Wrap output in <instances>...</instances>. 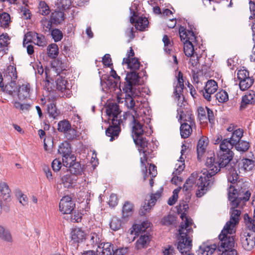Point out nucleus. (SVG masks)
Listing matches in <instances>:
<instances>
[{"label":"nucleus","mask_w":255,"mask_h":255,"mask_svg":"<svg viewBox=\"0 0 255 255\" xmlns=\"http://www.w3.org/2000/svg\"><path fill=\"white\" fill-rule=\"evenodd\" d=\"M235 186L230 185L228 192V199L232 207L230 210V220L227 222L224 227L235 229L238 224L241 211L237 209L242 201L246 202L250 199L251 193L246 190V186L242 182H237Z\"/></svg>","instance_id":"f03ea898"},{"label":"nucleus","mask_w":255,"mask_h":255,"mask_svg":"<svg viewBox=\"0 0 255 255\" xmlns=\"http://www.w3.org/2000/svg\"><path fill=\"white\" fill-rule=\"evenodd\" d=\"M149 241L150 236L148 234L146 233L143 235H141L136 242L135 248L137 250L146 248L147 247Z\"/></svg>","instance_id":"f704fd0d"},{"label":"nucleus","mask_w":255,"mask_h":255,"mask_svg":"<svg viewBox=\"0 0 255 255\" xmlns=\"http://www.w3.org/2000/svg\"><path fill=\"white\" fill-rule=\"evenodd\" d=\"M195 127V123H183L181 124L180 128V134L182 138H186L188 137L192 132L193 128Z\"/></svg>","instance_id":"393cba45"},{"label":"nucleus","mask_w":255,"mask_h":255,"mask_svg":"<svg viewBox=\"0 0 255 255\" xmlns=\"http://www.w3.org/2000/svg\"><path fill=\"white\" fill-rule=\"evenodd\" d=\"M38 9L39 13L43 15H47L50 12L49 6L44 1H41L39 2Z\"/></svg>","instance_id":"3c124183"},{"label":"nucleus","mask_w":255,"mask_h":255,"mask_svg":"<svg viewBox=\"0 0 255 255\" xmlns=\"http://www.w3.org/2000/svg\"><path fill=\"white\" fill-rule=\"evenodd\" d=\"M119 83H120V77L117 74L116 71L112 69L110 77H108L106 84L110 87L115 88L118 87Z\"/></svg>","instance_id":"bb28decb"},{"label":"nucleus","mask_w":255,"mask_h":255,"mask_svg":"<svg viewBox=\"0 0 255 255\" xmlns=\"http://www.w3.org/2000/svg\"><path fill=\"white\" fill-rule=\"evenodd\" d=\"M234 146L228 139H224L221 141L220 144V149L217 153L218 157L219 158V165L221 166L233 167L230 162L233 156V152L231 149Z\"/></svg>","instance_id":"0eeeda50"},{"label":"nucleus","mask_w":255,"mask_h":255,"mask_svg":"<svg viewBox=\"0 0 255 255\" xmlns=\"http://www.w3.org/2000/svg\"><path fill=\"white\" fill-rule=\"evenodd\" d=\"M89 244L92 247H97L102 243V235L100 233H91L87 238Z\"/></svg>","instance_id":"c756f323"},{"label":"nucleus","mask_w":255,"mask_h":255,"mask_svg":"<svg viewBox=\"0 0 255 255\" xmlns=\"http://www.w3.org/2000/svg\"><path fill=\"white\" fill-rule=\"evenodd\" d=\"M175 217L172 215H168L165 216L162 220V223L164 225H170L173 224L175 221Z\"/></svg>","instance_id":"774afa93"},{"label":"nucleus","mask_w":255,"mask_h":255,"mask_svg":"<svg viewBox=\"0 0 255 255\" xmlns=\"http://www.w3.org/2000/svg\"><path fill=\"white\" fill-rule=\"evenodd\" d=\"M133 211V204L129 201H126L122 208V218L125 219L131 216Z\"/></svg>","instance_id":"2f4dec72"},{"label":"nucleus","mask_w":255,"mask_h":255,"mask_svg":"<svg viewBox=\"0 0 255 255\" xmlns=\"http://www.w3.org/2000/svg\"><path fill=\"white\" fill-rule=\"evenodd\" d=\"M218 88L217 83L215 80H208L204 87V90H202L201 92L205 99L210 101L212 95L214 94L217 91Z\"/></svg>","instance_id":"ddd939ff"},{"label":"nucleus","mask_w":255,"mask_h":255,"mask_svg":"<svg viewBox=\"0 0 255 255\" xmlns=\"http://www.w3.org/2000/svg\"><path fill=\"white\" fill-rule=\"evenodd\" d=\"M255 102V92L253 91H250L242 97L240 109H245L248 105L253 104Z\"/></svg>","instance_id":"4be33fe9"},{"label":"nucleus","mask_w":255,"mask_h":255,"mask_svg":"<svg viewBox=\"0 0 255 255\" xmlns=\"http://www.w3.org/2000/svg\"><path fill=\"white\" fill-rule=\"evenodd\" d=\"M126 79L128 82L136 85L138 83L139 77L136 71H131L127 74Z\"/></svg>","instance_id":"a18cd8bd"},{"label":"nucleus","mask_w":255,"mask_h":255,"mask_svg":"<svg viewBox=\"0 0 255 255\" xmlns=\"http://www.w3.org/2000/svg\"><path fill=\"white\" fill-rule=\"evenodd\" d=\"M85 234L79 228H75L71 232V239L75 242H80L85 239Z\"/></svg>","instance_id":"4c0bfd02"},{"label":"nucleus","mask_w":255,"mask_h":255,"mask_svg":"<svg viewBox=\"0 0 255 255\" xmlns=\"http://www.w3.org/2000/svg\"><path fill=\"white\" fill-rule=\"evenodd\" d=\"M12 103L13 104L14 107L22 112L28 111L30 110V105L29 104H22L17 100H14Z\"/></svg>","instance_id":"603ef678"},{"label":"nucleus","mask_w":255,"mask_h":255,"mask_svg":"<svg viewBox=\"0 0 255 255\" xmlns=\"http://www.w3.org/2000/svg\"><path fill=\"white\" fill-rule=\"evenodd\" d=\"M135 144L139 146L138 150L140 152H142V156L140 157L141 164L145 167V163L147 162V154L150 152L148 150V145L150 144L147 141L139 139H135Z\"/></svg>","instance_id":"dca6fc26"},{"label":"nucleus","mask_w":255,"mask_h":255,"mask_svg":"<svg viewBox=\"0 0 255 255\" xmlns=\"http://www.w3.org/2000/svg\"><path fill=\"white\" fill-rule=\"evenodd\" d=\"M57 89L61 92V97H70L71 91L69 89L68 83L65 77L59 75L56 79Z\"/></svg>","instance_id":"2eb2a0df"},{"label":"nucleus","mask_w":255,"mask_h":255,"mask_svg":"<svg viewBox=\"0 0 255 255\" xmlns=\"http://www.w3.org/2000/svg\"><path fill=\"white\" fill-rule=\"evenodd\" d=\"M243 130L241 128H239L234 130L232 132V136L229 140L231 142L232 144H233L234 145L235 144H237V142H239L241 140V138L243 136Z\"/></svg>","instance_id":"a19ab883"},{"label":"nucleus","mask_w":255,"mask_h":255,"mask_svg":"<svg viewBox=\"0 0 255 255\" xmlns=\"http://www.w3.org/2000/svg\"><path fill=\"white\" fill-rule=\"evenodd\" d=\"M133 84L128 82L127 80L126 83H124V84L122 86L121 84V82L119 83L118 86L120 90H121V88H122L123 91L125 93V95H133L132 92V85Z\"/></svg>","instance_id":"8fccbe9b"},{"label":"nucleus","mask_w":255,"mask_h":255,"mask_svg":"<svg viewBox=\"0 0 255 255\" xmlns=\"http://www.w3.org/2000/svg\"><path fill=\"white\" fill-rule=\"evenodd\" d=\"M53 67L55 68L56 72L59 74L61 71L65 70L67 67V61L66 59L58 58L53 63Z\"/></svg>","instance_id":"473e14b6"},{"label":"nucleus","mask_w":255,"mask_h":255,"mask_svg":"<svg viewBox=\"0 0 255 255\" xmlns=\"http://www.w3.org/2000/svg\"><path fill=\"white\" fill-rule=\"evenodd\" d=\"M179 115V121L181 124L183 123H195L192 112L186 110L182 108H179L177 110Z\"/></svg>","instance_id":"6ab92c4d"},{"label":"nucleus","mask_w":255,"mask_h":255,"mask_svg":"<svg viewBox=\"0 0 255 255\" xmlns=\"http://www.w3.org/2000/svg\"><path fill=\"white\" fill-rule=\"evenodd\" d=\"M235 229L224 227L219 236L220 240L219 250L233 249L235 245V239L233 234L235 233Z\"/></svg>","instance_id":"6e6552de"},{"label":"nucleus","mask_w":255,"mask_h":255,"mask_svg":"<svg viewBox=\"0 0 255 255\" xmlns=\"http://www.w3.org/2000/svg\"><path fill=\"white\" fill-rule=\"evenodd\" d=\"M133 95H125V98H121L118 96L117 101L119 103H123L124 102L125 105L126 106L127 108L129 110L126 113H129L134 115V113L132 111L135 112L136 113H138L137 110V105L135 104L132 96Z\"/></svg>","instance_id":"f8f14e48"},{"label":"nucleus","mask_w":255,"mask_h":255,"mask_svg":"<svg viewBox=\"0 0 255 255\" xmlns=\"http://www.w3.org/2000/svg\"><path fill=\"white\" fill-rule=\"evenodd\" d=\"M217 248V246L215 244L211 245L203 244L200 247L199 252L200 255H212Z\"/></svg>","instance_id":"c85d7f7f"},{"label":"nucleus","mask_w":255,"mask_h":255,"mask_svg":"<svg viewBox=\"0 0 255 255\" xmlns=\"http://www.w3.org/2000/svg\"><path fill=\"white\" fill-rule=\"evenodd\" d=\"M119 106L115 103H110L106 107V114L109 117V120H111L112 125L107 129L106 134L110 137V141H113L117 137L120 132V125L122 122L121 113Z\"/></svg>","instance_id":"20e7f679"},{"label":"nucleus","mask_w":255,"mask_h":255,"mask_svg":"<svg viewBox=\"0 0 255 255\" xmlns=\"http://www.w3.org/2000/svg\"><path fill=\"white\" fill-rule=\"evenodd\" d=\"M113 252V245L110 243H102L96 250L99 255H111Z\"/></svg>","instance_id":"b1692460"},{"label":"nucleus","mask_w":255,"mask_h":255,"mask_svg":"<svg viewBox=\"0 0 255 255\" xmlns=\"http://www.w3.org/2000/svg\"><path fill=\"white\" fill-rule=\"evenodd\" d=\"M47 110L49 116L54 119L56 118L59 115V112L54 103H51L48 104Z\"/></svg>","instance_id":"6e6d98bb"},{"label":"nucleus","mask_w":255,"mask_h":255,"mask_svg":"<svg viewBox=\"0 0 255 255\" xmlns=\"http://www.w3.org/2000/svg\"><path fill=\"white\" fill-rule=\"evenodd\" d=\"M18 87L15 80L10 81V82L5 85L3 91L15 98L17 93Z\"/></svg>","instance_id":"e433bc0d"},{"label":"nucleus","mask_w":255,"mask_h":255,"mask_svg":"<svg viewBox=\"0 0 255 255\" xmlns=\"http://www.w3.org/2000/svg\"><path fill=\"white\" fill-rule=\"evenodd\" d=\"M130 21L131 23H135V27L139 30L142 31L148 24V19L146 17H139L135 20L133 17H131Z\"/></svg>","instance_id":"a878e982"},{"label":"nucleus","mask_w":255,"mask_h":255,"mask_svg":"<svg viewBox=\"0 0 255 255\" xmlns=\"http://www.w3.org/2000/svg\"><path fill=\"white\" fill-rule=\"evenodd\" d=\"M32 90L29 83L23 84L18 86L16 96L20 101L29 99Z\"/></svg>","instance_id":"f3484780"},{"label":"nucleus","mask_w":255,"mask_h":255,"mask_svg":"<svg viewBox=\"0 0 255 255\" xmlns=\"http://www.w3.org/2000/svg\"><path fill=\"white\" fill-rule=\"evenodd\" d=\"M219 163V160L218 162H215L214 155H213V156L208 157L205 165L209 169L208 170L204 169L202 171L198 179H196L198 177L197 173H193L184 184L183 190L186 191H188L192 187V185L195 183L197 187L196 191V196L197 197H201L209 190L213 185L214 178L212 176L220 171L221 168L224 167H225L229 171L228 176V181L232 184H235L238 182L239 176L235 168L221 166L218 164Z\"/></svg>","instance_id":"f257e3e1"},{"label":"nucleus","mask_w":255,"mask_h":255,"mask_svg":"<svg viewBox=\"0 0 255 255\" xmlns=\"http://www.w3.org/2000/svg\"><path fill=\"white\" fill-rule=\"evenodd\" d=\"M65 19L64 13L63 11L58 10L52 12L50 15V19L53 24L58 25L61 24Z\"/></svg>","instance_id":"72a5a7b5"},{"label":"nucleus","mask_w":255,"mask_h":255,"mask_svg":"<svg viewBox=\"0 0 255 255\" xmlns=\"http://www.w3.org/2000/svg\"><path fill=\"white\" fill-rule=\"evenodd\" d=\"M77 180V175L68 172L61 177L62 183L65 188H67L73 187L76 183Z\"/></svg>","instance_id":"5701e85b"},{"label":"nucleus","mask_w":255,"mask_h":255,"mask_svg":"<svg viewBox=\"0 0 255 255\" xmlns=\"http://www.w3.org/2000/svg\"><path fill=\"white\" fill-rule=\"evenodd\" d=\"M0 191L1 196L4 200H8L10 199V190L8 185L5 182H1L0 183Z\"/></svg>","instance_id":"79ce46f5"},{"label":"nucleus","mask_w":255,"mask_h":255,"mask_svg":"<svg viewBox=\"0 0 255 255\" xmlns=\"http://www.w3.org/2000/svg\"><path fill=\"white\" fill-rule=\"evenodd\" d=\"M58 152L62 157L70 155L72 153L70 144L66 141L62 142L59 146Z\"/></svg>","instance_id":"58836bf2"},{"label":"nucleus","mask_w":255,"mask_h":255,"mask_svg":"<svg viewBox=\"0 0 255 255\" xmlns=\"http://www.w3.org/2000/svg\"><path fill=\"white\" fill-rule=\"evenodd\" d=\"M0 239L6 242L12 241V237L8 230L1 225H0Z\"/></svg>","instance_id":"c03bdc74"},{"label":"nucleus","mask_w":255,"mask_h":255,"mask_svg":"<svg viewBox=\"0 0 255 255\" xmlns=\"http://www.w3.org/2000/svg\"><path fill=\"white\" fill-rule=\"evenodd\" d=\"M64 134L68 140H73L79 136L78 132L75 128L71 127Z\"/></svg>","instance_id":"e2e57ef3"},{"label":"nucleus","mask_w":255,"mask_h":255,"mask_svg":"<svg viewBox=\"0 0 255 255\" xmlns=\"http://www.w3.org/2000/svg\"><path fill=\"white\" fill-rule=\"evenodd\" d=\"M134 115L129 113H126L125 118L126 120L130 123V125L132 129V136L135 142V139L146 140L145 138L142 137L144 131L143 118L139 116V113H136L134 111Z\"/></svg>","instance_id":"39448f33"},{"label":"nucleus","mask_w":255,"mask_h":255,"mask_svg":"<svg viewBox=\"0 0 255 255\" xmlns=\"http://www.w3.org/2000/svg\"><path fill=\"white\" fill-rule=\"evenodd\" d=\"M122 226V222L120 219L117 217H113L110 224V228L113 231L119 230Z\"/></svg>","instance_id":"052dcab7"},{"label":"nucleus","mask_w":255,"mask_h":255,"mask_svg":"<svg viewBox=\"0 0 255 255\" xmlns=\"http://www.w3.org/2000/svg\"><path fill=\"white\" fill-rule=\"evenodd\" d=\"M235 148L238 151L245 152L249 149L250 147L249 142L246 141H240L237 142V144H235Z\"/></svg>","instance_id":"680f3d73"},{"label":"nucleus","mask_w":255,"mask_h":255,"mask_svg":"<svg viewBox=\"0 0 255 255\" xmlns=\"http://www.w3.org/2000/svg\"><path fill=\"white\" fill-rule=\"evenodd\" d=\"M150 225V222L147 221H144L140 224H135L132 227L133 230L131 231V234H133L134 232L135 235L144 233L149 228Z\"/></svg>","instance_id":"c9c22d12"},{"label":"nucleus","mask_w":255,"mask_h":255,"mask_svg":"<svg viewBox=\"0 0 255 255\" xmlns=\"http://www.w3.org/2000/svg\"><path fill=\"white\" fill-rule=\"evenodd\" d=\"M237 77L240 80L239 86L242 91L248 89L254 82V79L249 76V72L245 69L239 70L237 73Z\"/></svg>","instance_id":"1a4fd4ad"},{"label":"nucleus","mask_w":255,"mask_h":255,"mask_svg":"<svg viewBox=\"0 0 255 255\" xmlns=\"http://www.w3.org/2000/svg\"><path fill=\"white\" fill-rule=\"evenodd\" d=\"M27 35L29 36L33 41L34 44L42 47L46 46L47 42L44 35L35 32H29L27 33Z\"/></svg>","instance_id":"aec40b11"},{"label":"nucleus","mask_w":255,"mask_h":255,"mask_svg":"<svg viewBox=\"0 0 255 255\" xmlns=\"http://www.w3.org/2000/svg\"><path fill=\"white\" fill-rule=\"evenodd\" d=\"M69 172L76 175L80 173L82 171L81 164L76 161L74 162V163L69 167Z\"/></svg>","instance_id":"13d9d810"},{"label":"nucleus","mask_w":255,"mask_h":255,"mask_svg":"<svg viewBox=\"0 0 255 255\" xmlns=\"http://www.w3.org/2000/svg\"><path fill=\"white\" fill-rule=\"evenodd\" d=\"M208 144V137L206 136H202L199 139L197 146V152L198 154V158L199 159L205 153Z\"/></svg>","instance_id":"cd10ccee"},{"label":"nucleus","mask_w":255,"mask_h":255,"mask_svg":"<svg viewBox=\"0 0 255 255\" xmlns=\"http://www.w3.org/2000/svg\"><path fill=\"white\" fill-rule=\"evenodd\" d=\"M9 38L7 34H2L0 35V51L6 52L8 50L7 46L9 42Z\"/></svg>","instance_id":"37998d69"},{"label":"nucleus","mask_w":255,"mask_h":255,"mask_svg":"<svg viewBox=\"0 0 255 255\" xmlns=\"http://www.w3.org/2000/svg\"><path fill=\"white\" fill-rule=\"evenodd\" d=\"M180 218L182 221L179 229L180 237L178 239L177 249L181 254H186L190 252L192 248V240L190 239L189 234L193 231V221L185 213L181 215Z\"/></svg>","instance_id":"7ed1b4c3"},{"label":"nucleus","mask_w":255,"mask_h":255,"mask_svg":"<svg viewBox=\"0 0 255 255\" xmlns=\"http://www.w3.org/2000/svg\"><path fill=\"white\" fill-rule=\"evenodd\" d=\"M40 22L41 24V28L43 31L47 32L50 30L52 24H53L51 19L48 20L47 18L44 17L42 18Z\"/></svg>","instance_id":"09e8293b"},{"label":"nucleus","mask_w":255,"mask_h":255,"mask_svg":"<svg viewBox=\"0 0 255 255\" xmlns=\"http://www.w3.org/2000/svg\"><path fill=\"white\" fill-rule=\"evenodd\" d=\"M4 77L8 80L10 79L11 81L15 80L17 77L16 68L14 66H8L5 70Z\"/></svg>","instance_id":"ea45409f"},{"label":"nucleus","mask_w":255,"mask_h":255,"mask_svg":"<svg viewBox=\"0 0 255 255\" xmlns=\"http://www.w3.org/2000/svg\"><path fill=\"white\" fill-rule=\"evenodd\" d=\"M243 168L245 170L249 171L253 169L254 167V161L250 159L244 158L242 160Z\"/></svg>","instance_id":"bf43d9fd"},{"label":"nucleus","mask_w":255,"mask_h":255,"mask_svg":"<svg viewBox=\"0 0 255 255\" xmlns=\"http://www.w3.org/2000/svg\"><path fill=\"white\" fill-rule=\"evenodd\" d=\"M47 50L48 56L50 58H55L58 54V47L55 43L49 45Z\"/></svg>","instance_id":"de8ad7c7"},{"label":"nucleus","mask_w":255,"mask_h":255,"mask_svg":"<svg viewBox=\"0 0 255 255\" xmlns=\"http://www.w3.org/2000/svg\"><path fill=\"white\" fill-rule=\"evenodd\" d=\"M241 242L243 247L246 250H251L255 246V233H245L241 236Z\"/></svg>","instance_id":"4468645a"},{"label":"nucleus","mask_w":255,"mask_h":255,"mask_svg":"<svg viewBox=\"0 0 255 255\" xmlns=\"http://www.w3.org/2000/svg\"><path fill=\"white\" fill-rule=\"evenodd\" d=\"M162 189L161 188L155 193L151 194L150 199L147 202H145L142 208L140 210L139 213L141 215H145L147 212H149L151 208L155 205L157 200L160 198Z\"/></svg>","instance_id":"9b49d317"},{"label":"nucleus","mask_w":255,"mask_h":255,"mask_svg":"<svg viewBox=\"0 0 255 255\" xmlns=\"http://www.w3.org/2000/svg\"><path fill=\"white\" fill-rule=\"evenodd\" d=\"M184 161L183 158L181 156L180 160L178 161V163L175 165V170L172 173L173 176L171 180V182L174 184L178 185L182 181L181 178L178 175L180 174L185 168L184 163H183Z\"/></svg>","instance_id":"a211bd4d"},{"label":"nucleus","mask_w":255,"mask_h":255,"mask_svg":"<svg viewBox=\"0 0 255 255\" xmlns=\"http://www.w3.org/2000/svg\"><path fill=\"white\" fill-rule=\"evenodd\" d=\"M216 99L220 103H225L229 100L228 94L224 90H221L215 95Z\"/></svg>","instance_id":"5fc2aeb1"},{"label":"nucleus","mask_w":255,"mask_h":255,"mask_svg":"<svg viewBox=\"0 0 255 255\" xmlns=\"http://www.w3.org/2000/svg\"><path fill=\"white\" fill-rule=\"evenodd\" d=\"M122 64H127L128 68L131 71H137L140 66L139 61L136 58H131V59L124 58Z\"/></svg>","instance_id":"7c9ffc66"},{"label":"nucleus","mask_w":255,"mask_h":255,"mask_svg":"<svg viewBox=\"0 0 255 255\" xmlns=\"http://www.w3.org/2000/svg\"><path fill=\"white\" fill-rule=\"evenodd\" d=\"M181 40L184 43V52L186 56L189 57L196 53L197 37L192 29L189 30L181 26L179 29Z\"/></svg>","instance_id":"423d86ee"},{"label":"nucleus","mask_w":255,"mask_h":255,"mask_svg":"<svg viewBox=\"0 0 255 255\" xmlns=\"http://www.w3.org/2000/svg\"><path fill=\"white\" fill-rule=\"evenodd\" d=\"M164 43V50L166 53H170L171 51L172 43L167 35H164L162 38Z\"/></svg>","instance_id":"0e129e2a"},{"label":"nucleus","mask_w":255,"mask_h":255,"mask_svg":"<svg viewBox=\"0 0 255 255\" xmlns=\"http://www.w3.org/2000/svg\"><path fill=\"white\" fill-rule=\"evenodd\" d=\"M10 22V15L6 12L0 14V24L2 27L6 28L8 26Z\"/></svg>","instance_id":"49530a36"},{"label":"nucleus","mask_w":255,"mask_h":255,"mask_svg":"<svg viewBox=\"0 0 255 255\" xmlns=\"http://www.w3.org/2000/svg\"><path fill=\"white\" fill-rule=\"evenodd\" d=\"M71 127V124L68 121L63 120L58 123L57 129L59 131L65 133Z\"/></svg>","instance_id":"864d4df0"},{"label":"nucleus","mask_w":255,"mask_h":255,"mask_svg":"<svg viewBox=\"0 0 255 255\" xmlns=\"http://www.w3.org/2000/svg\"><path fill=\"white\" fill-rule=\"evenodd\" d=\"M75 161H76V157L72 153L70 155L62 157L63 165L66 167L69 168Z\"/></svg>","instance_id":"4d7b16f0"},{"label":"nucleus","mask_w":255,"mask_h":255,"mask_svg":"<svg viewBox=\"0 0 255 255\" xmlns=\"http://www.w3.org/2000/svg\"><path fill=\"white\" fill-rule=\"evenodd\" d=\"M184 88V80L183 78V74L180 71L178 72L177 76V82L175 86L174 94L175 99L179 101L181 99V96H183L182 92Z\"/></svg>","instance_id":"412c9836"},{"label":"nucleus","mask_w":255,"mask_h":255,"mask_svg":"<svg viewBox=\"0 0 255 255\" xmlns=\"http://www.w3.org/2000/svg\"><path fill=\"white\" fill-rule=\"evenodd\" d=\"M51 34L55 42L60 41L63 36L62 31L57 28L52 29Z\"/></svg>","instance_id":"69168bd1"},{"label":"nucleus","mask_w":255,"mask_h":255,"mask_svg":"<svg viewBox=\"0 0 255 255\" xmlns=\"http://www.w3.org/2000/svg\"><path fill=\"white\" fill-rule=\"evenodd\" d=\"M75 204L69 196L63 197L59 203V210L63 214H71L74 210Z\"/></svg>","instance_id":"9d476101"},{"label":"nucleus","mask_w":255,"mask_h":255,"mask_svg":"<svg viewBox=\"0 0 255 255\" xmlns=\"http://www.w3.org/2000/svg\"><path fill=\"white\" fill-rule=\"evenodd\" d=\"M198 117L200 121L203 122H206L207 120L206 111L205 109L202 107H200L198 109Z\"/></svg>","instance_id":"338daca9"}]
</instances>
